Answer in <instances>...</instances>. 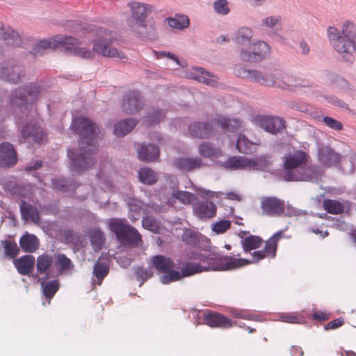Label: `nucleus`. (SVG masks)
Listing matches in <instances>:
<instances>
[{
	"label": "nucleus",
	"instance_id": "f257e3e1",
	"mask_svg": "<svg viewBox=\"0 0 356 356\" xmlns=\"http://www.w3.org/2000/svg\"><path fill=\"white\" fill-rule=\"evenodd\" d=\"M277 237L279 234L273 235L265 244L262 250L254 251L252 253V260L236 259L233 257L225 256L220 259L201 254L197 257L200 262H188L183 265L181 273L172 269L165 271V274L159 277L160 282L163 284L177 281L183 277H188L195 273L208 270H232L245 266L251 263H256L264 258L270 256L274 258L276 254Z\"/></svg>",
	"mask_w": 356,
	"mask_h": 356
},
{
	"label": "nucleus",
	"instance_id": "f03ea898",
	"mask_svg": "<svg viewBox=\"0 0 356 356\" xmlns=\"http://www.w3.org/2000/svg\"><path fill=\"white\" fill-rule=\"evenodd\" d=\"M71 127L81 136L79 149H70L67 156L71 160V169L81 172L90 168L95 163L93 156L97 152L95 138L99 127L91 120L86 117H79L73 120Z\"/></svg>",
	"mask_w": 356,
	"mask_h": 356
},
{
	"label": "nucleus",
	"instance_id": "7ed1b4c3",
	"mask_svg": "<svg viewBox=\"0 0 356 356\" xmlns=\"http://www.w3.org/2000/svg\"><path fill=\"white\" fill-rule=\"evenodd\" d=\"M98 35H101L93 45V51L79 46V41L66 35H56L54 36V42L56 44H61L62 50L66 53H74L76 56L83 58H91L94 52L99 55L109 58L122 59L125 55L112 45L111 33L106 29H100Z\"/></svg>",
	"mask_w": 356,
	"mask_h": 356
},
{
	"label": "nucleus",
	"instance_id": "20e7f679",
	"mask_svg": "<svg viewBox=\"0 0 356 356\" xmlns=\"http://www.w3.org/2000/svg\"><path fill=\"white\" fill-rule=\"evenodd\" d=\"M283 178L286 181H305L317 182L322 171L311 163L310 156L304 151L296 150L286 156L284 163Z\"/></svg>",
	"mask_w": 356,
	"mask_h": 356
},
{
	"label": "nucleus",
	"instance_id": "39448f33",
	"mask_svg": "<svg viewBox=\"0 0 356 356\" xmlns=\"http://www.w3.org/2000/svg\"><path fill=\"white\" fill-rule=\"evenodd\" d=\"M327 35L334 49L346 62L353 63L356 53V25L346 21L341 28V34L334 26H329Z\"/></svg>",
	"mask_w": 356,
	"mask_h": 356
},
{
	"label": "nucleus",
	"instance_id": "423d86ee",
	"mask_svg": "<svg viewBox=\"0 0 356 356\" xmlns=\"http://www.w3.org/2000/svg\"><path fill=\"white\" fill-rule=\"evenodd\" d=\"M160 188L157 191V197L161 202L160 211L165 210L167 207L172 206L175 200H179L184 204L193 202L196 197L194 194L184 191L178 190V179L173 175H165L159 179Z\"/></svg>",
	"mask_w": 356,
	"mask_h": 356
},
{
	"label": "nucleus",
	"instance_id": "0eeeda50",
	"mask_svg": "<svg viewBox=\"0 0 356 356\" xmlns=\"http://www.w3.org/2000/svg\"><path fill=\"white\" fill-rule=\"evenodd\" d=\"M109 229L115 234L118 241L123 245L136 246L141 241L140 233L125 220L112 218L109 222Z\"/></svg>",
	"mask_w": 356,
	"mask_h": 356
},
{
	"label": "nucleus",
	"instance_id": "6e6552de",
	"mask_svg": "<svg viewBox=\"0 0 356 356\" xmlns=\"http://www.w3.org/2000/svg\"><path fill=\"white\" fill-rule=\"evenodd\" d=\"M40 86L38 83H31L15 90L9 100L10 107H19L22 109L24 106L27 109V104H31L35 102L40 93Z\"/></svg>",
	"mask_w": 356,
	"mask_h": 356
},
{
	"label": "nucleus",
	"instance_id": "1a4fd4ad",
	"mask_svg": "<svg viewBox=\"0 0 356 356\" xmlns=\"http://www.w3.org/2000/svg\"><path fill=\"white\" fill-rule=\"evenodd\" d=\"M236 76L250 80L261 86L272 87L280 86V82L277 80L279 75V70L262 72L257 70H248L244 67L236 69Z\"/></svg>",
	"mask_w": 356,
	"mask_h": 356
},
{
	"label": "nucleus",
	"instance_id": "9d476101",
	"mask_svg": "<svg viewBox=\"0 0 356 356\" xmlns=\"http://www.w3.org/2000/svg\"><path fill=\"white\" fill-rule=\"evenodd\" d=\"M270 47L267 42L253 40L247 48L239 52L238 56L243 61L257 63L266 58L270 54Z\"/></svg>",
	"mask_w": 356,
	"mask_h": 356
},
{
	"label": "nucleus",
	"instance_id": "9b49d317",
	"mask_svg": "<svg viewBox=\"0 0 356 356\" xmlns=\"http://www.w3.org/2000/svg\"><path fill=\"white\" fill-rule=\"evenodd\" d=\"M261 214L269 217L285 215V202L275 196H264L260 198Z\"/></svg>",
	"mask_w": 356,
	"mask_h": 356
},
{
	"label": "nucleus",
	"instance_id": "f8f14e48",
	"mask_svg": "<svg viewBox=\"0 0 356 356\" xmlns=\"http://www.w3.org/2000/svg\"><path fill=\"white\" fill-rule=\"evenodd\" d=\"M144 100L140 93L137 90H127L124 92L121 101V109L127 115L138 113L143 107Z\"/></svg>",
	"mask_w": 356,
	"mask_h": 356
},
{
	"label": "nucleus",
	"instance_id": "ddd939ff",
	"mask_svg": "<svg viewBox=\"0 0 356 356\" xmlns=\"http://www.w3.org/2000/svg\"><path fill=\"white\" fill-rule=\"evenodd\" d=\"M253 124L271 134L281 133L285 129V121L276 116L257 115L252 120Z\"/></svg>",
	"mask_w": 356,
	"mask_h": 356
},
{
	"label": "nucleus",
	"instance_id": "4468645a",
	"mask_svg": "<svg viewBox=\"0 0 356 356\" xmlns=\"http://www.w3.org/2000/svg\"><path fill=\"white\" fill-rule=\"evenodd\" d=\"M128 6L131 9L133 22L140 27L145 26V19L152 13L153 6L137 1L130 2Z\"/></svg>",
	"mask_w": 356,
	"mask_h": 356
},
{
	"label": "nucleus",
	"instance_id": "2eb2a0df",
	"mask_svg": "<svg viewBox=\"0 0 356 356\" xmlns=\"http://www.w3.org/2000/svg\"><path fill=\"white\" fill-rule=\"evenodd\" d=\"M24 76L23 67L10 62L2 63L0 66V78L8 82L17 83Z\"/></svg>",
	"mask_w": 356,
	"mask_h": 356
},
{
	"label": "nucleus",
	"instance_id": "dca6fc26",
	"mask_svg": "<svg viewBox=\"0 0 356 356\" xmlns=\"http://www.w3.org/2000/svg\"><path fill=\"white\" fill-rule=\"evenodd\" d=\"M215 119H213L211 122H197L191 124L188 127V131L190 134L195 138H209L214 135V125L217 123L213 122Z\"/></svg>",
	"mask_w": 356,
	"mask_h": 356
},
{
	"label": "nucleus",
	"instance_id": "f3484780",
	"mask_svg": "<svg viewBox=\"0 0 356 356\" xmlns=\"http://www.w3.org/2000/svg\"><path fill=\"white\" fill-rule=\"evenodd\" d=\"M17 162V152L13 145L8 142L0 144V165L11 167Z\"/></svg>",
	"mask_w": 356,
	"mask_h": 356
},
{
	"label": "nucleus",
	"instance_id": "a211bd4d",
	"mask_svg": "<svg viewBox=\"0 0 356 356\" xmlns=\"http://www.w3.org/2000/svg\"><path fill=\"white\" fill-rule=\"evenodd\" d=\"M254 32L252 29L246 26L238 28L234 33L232 40L238 47V53L244 50L252 42Z\"/></svg>",
	"mask_w": 356,
	"mask_h": 356
},
{
	"label": "nucleus",
	"instance_id": "6ab92c4d",
	"mask_svg": "<svg viewBox=\"0 0 356 356\" xmlns=\"http://www.w3.org/2000/svg\"><path fill=\"white\" fill-rule=\"evenodd\" d=\"M204 321L205 324L211 327L227 329L233 325L229 318L214 312H208L206 313L204 316Z\"/></svg>",
	"mask_w": 356,
	"mask_h": 356
},
{
	"label": "nucleus",
	"instance_id": "aec40b11",
	"mask_svg": "<svg viewBox=\"0 0 356 356\" xmlns=\"http://www.w3.org/2000/svg\"><path fill=\"white\" fill-rule=\"evenodd\" d=\"M187 76L211 86L217 85L218 82V79L213 74L205 71L202 67H193L187 73Z\"/></svg>",
	"mask_w": 356,
	"mask_h": 356
},
{
	"label": "nucleus",
	"instance_id": "412c9836",
	"mask_svg": "<svg viewBox=\"0 0 356 356\" xmlns=\"http://www.w3.org/2000/svg\"><path fill=\"white\" fill-rule=\"evenodd\" d=\"M174 165L179 170L188 172L196 170L204 165L202 160L195 157H180L174 161Z\"/></svg>",
	"mask_w": 356,
	"mask_h": 356
},
{
	"label": "nucleus",
	"instance_id": "4be33fe9",
	"mask_svg": "<svg viewBox=\"0 0 356 356\" xmlns=\"http://www.w3.org/2000/svg\"><path fill=\"white\" fill-rule=\"evenodd\" d=\"M22 136L24 138H31L37 143H42L46 138L42 128L32 122L22 127Z\"/></svg>",
	"mask_w": 356,
	"mask_h": 356
},
{
	"label": "nucleus",
	"instance_id": "5701e85b",
	"mask_svg": "<svg viewBox=\"0 0 356 356\" xmlns=\"http://www.w3.org/2000/svg\"><path fill=\"white\" fill-rule=\"evenodd\" d=\"M318 159L323 165L331 166L340 161L341 155L328 146H322L318 148Z\"/></svg>",
	"mask_w": 356,
	"mask_h": 356
},
{
	"label": "nucleus",
	"instance_id": "b1692460",
	"mask_svg": "<svg viewBox=\"0 0 356 356\" xmlns=\"http://www.w3.org/2000/svg\"><path fill=\"white\" fill-rule=\"evenodd\" d=\"M35 264V259L33 255L27 254L15 259L14 265L18 273L22 275H28L32 271Z\"/></svg>",
	"mask_w": 356,
	"mask_h": 356
},
{
	"label": "nucleus",
	"instance_id": "393cba45",
	"mask_svg": "<svg viewBox=\"0 0 356 356\" xmlns=\"http://www.w3.org/2000/svg\"><path fill=\"white\" fill-rule=\"evenodd\" d=\"M194 213L201 219L210 218L216 215V205L209 201L198 202L194 207Z\"/></svg>",
	"mask_w": 356,
	"mask_h": 356
},
{
	"label": "nucleus",
	"instance_id": "a878e982",
	"mask_svg": "<svg viewBox=\"0 0 356 356\" xmlns=\"http://www.w3.org/2000/svg\"><path fill=\"white\" fill-rule=\"evenodd\" d=\"M0 39L3 40L9 45L19 46L22 43L21 37L18 33L9 26H5L0 22Z\"/></svg>",
	"mask_w": 356,
	"mask_h": 356
},
{
	"label": "nucleus",
	"instance_id": "bb28decb",
	"mask_svg": "<svg viewBox=\"0 0 356 356\" xmlns=\"http://www.w3.org/2000/svg\"><path fill=\"white\" fill-rule=\"evenodd\" d=\"M19 245L24 252L33 253L39 248L40 241L35 235L26 233L20 238Z\"/></svg>",
	"mask_w": 356,
	"mask_h": 356
},
{
	"label": "nucleus",
	"instance_id": "cd10ccee",
	"mask_svg": "<svg viewBox=\"0 0 356 356\" xmlns=\"http://www.w3.org/2000/svg\"><path fill=\"white\" fill-rule=\"evenodd\" d=\"M137 123V121L131 118L120 120L115 124L113 133L117 136H124L130 133L135 128Z\"/></svg>",
	"mask_w": 356,
	"mask_h": 356
},
{
	"label": "nucleus",
	"instance_id": "c85d7f7f",
	"mask_svg": "<svg viewBox=\"0 0 356 356\" xmlns=\"http://www.w3.org/2000/svg\"><path fill=\"white\" fill-rule=\"evenodd\" d=\"M217 123L222 129L225 131H234L239 129L242 127V122L237 118H225L220 116L213 121Z\"/></svg>",
	"mask_w": 356,
	"mask_h": 356
},
{
	"label": "nucleus",
	"instance_id": "c756f323",
	"mask_svg": "<svg viewBox=\"0 0 356 356\" xmlns=\"http://www.w3.org/2000/svg\"><path fill=\"white\" fill-rule=\"evenodd\" d=\"M88 236L90 238L92 249L95 252L99 251L105 243V236L104 232L99 228L95 227L89 231Z\"/></svg>",
	"mask_w": 356,
	"mask_h": 356
},
{
	"label": "nucleus",
	"instance_id": "7c9ffc66",
	"mask_svg": "<svg viewBox=\"0 0 356 356\" xmlns=\"http://www.w3.org/2000/svg\"><path fill=\"white\" fill-rule=\"evenodd\" d=\"M258 145L259 144L250 141L245 135L240 134L236 146L239 152L249 154L254 152Z\"/></svg>",
	"mask_w": 356,
	"mask_h": 356
},
{
	"label": "nucleus",
	"instance_id": "2f4dec72",
	"mask_svg": "<svg viewBox=\"0 0 356 356\" xmlns=\"http://www.w3.org/2000/svg\"><path fill=\"white\" fill-rule=\"evenodd\" d=\"M250 159L245 156H231L225 163L224 166L230 170L249 169Z\"/></svg>",
	"mask_w": 356,
	"mask_h": 356
},
{
	"label": "nucleus",
	"instance_id": "473e14b6",
	"mask_svg": "<svg viewBox=\"0 0 356 356\" xmlns=\"http://www.w3.org/2000/svg\"><path fill=\"white\" fill-rule=\"evenodd\" d=\"M166 20L171 28L177 30H184L190 26V19L184 14L177 13L174 17L167 18Z\"/></svg>",
	"mask_w": 356,
	"mask_h": 356
},
{
	"label": "nucleus",
	"instance_id": "72a5a7b5",
	"mask_svg": "<svg viewBox=\"0 0 356 356\" xmlns=\"http://www.w3.org/2000/svg\"><path fill=\"white\" fill-rule=\"evenodd\" d=\"M36 268L38 273H46L50 267L53 265V257L47 253H43L39 255L36 259Z\"/></svg>",
	"mask_w": 356,
	"mask_h": 356
},
{
	"label": "nucleus",
	"instance_id": "f704fd0d",
	"mask_svg": "<svg viewBox=\"0 0 356 356\" xmlns=\"http://www.w3.org/2000/svg\"><path fill=\"white\" fill-rule=\"evenodd\" d=\"M54 37H52L50 40H40L38 42H37L34 47V48L33 49V54H34L35 56H39V55H42L43 54V52L50 48V47H52V48H57V47H60V49L62 50V45L61 44H56L54 42Z\"/></svg>",
	"mask_w": 356,
	"mask_h": 356
},
{
	"label": "nucleus",
	"instance_id": "c9c22d12",
	"mask_svg": "<svg viewBox=\"0 0 356 356\" xmlns=\"http://www.w3.org/2000/svg\"><path fill=\"white\" fill-rule=\"evenodd\" d=\"M198 150L200 154L205 158L218 157L220 155V149L207 142L201 143Z\"/></svg>",
	"mask_w": 356,
	"mask_h": 356
},
{
	"label": "nucleus",
	"instance_id": "e433bc0d",
	"mask_svg": "<svg viewBox=\"0 0 356 356\" xmlns=\"http://www.w3.org/2000/svg\"><path fill=\"white\" fill-rule=\"evenodd\" d=\"M22 216L26 220H31L33 222H37L39 220V213L38 210L31 204L22 202L21 206Z\"/></svg>",
	"mask_w": 356,
	"mask_h": 356
},
{
	"label": "nucleus",
	"instance_id": "4c0bfd02",
	"mask_svg": "<svg viewBox=\"0 0 356 356\" xmlns=\"http://www.w3.org/2000/svg\"><path fill=\"white\" fill-rule=\"evenodd\" d=\"M138 158L143 161H154L156 148L154 145H141L138 151Z\"/></svg>",
	"mask_w": 356,
	"mask_h": 356
},
{
	"label": "nucleus",
	"instance_id": "58836bf2",
	"mask_svg": "<svg viewBox=\"0 0 356 356\" xmlns=\"http://www.w3.org/2000/svg\"><path fill=\"white\" fill-rule=\"evenodd\" d=\"M251 163H249V169L264 170L271 164L270 156L268 155L258 156L254 159H250Z\"/></svg>",
	"mask_w": 356,
	"mask_h": 356
},
{
	"label": "nucleus",
	"instance_id": "ea45409f",
	"mask_svg": "<svg viewBox=\"0 0 356 356\" xmlns=\"http://www.w3.org/2000/svg\"><path fill=\"white\" fill-rule=\"evenodd\" d=\"M263 240L260 237L252 235L242 240L241 244L244 252H248L259 248Z\"/></svg>",
	"mask_w": 356,
	"mask_h": 356
},
{
	"label": "nucleus",
	"instance_id": "a19ab883",
	"mask_svg": "<svg viewBox=\"0 0 356 356\" xmlns=\"http://www.w3.org/2000/svg\"><path fill=\"white\" fill-rule=\"evenodd\" d=\"M324 208L330 213L340 214L343 212L344 205L337 200H327L324 201Z\"/></svg>",
	"mask_w": 356,
	"mask_h": 356
},
{
	"label": "nucleus",
	"instance_id": "79ce46f5",
	"mask_svg": "<svg viewBox=\"0 0 356 356\" xmlns=\"http://www.w3.org/2000/svg\"><path fill=\"white\" fill-rule=\"evenodd\" d=\"M280 82V86H275L280 88H285L286 87H302V85L298 83L297 80L293 76L289 75H282L279 71L278 78L277 80Z\"/></svg>",
	"mask_w": 356,
	"mask_h": 356
},
{
	"label": "nucleus",
	"instance_id": "37998d69",
	"mask_svg": "<svg viewBox=\"0 0 356 356\" xmlns=\"http://www.w3.org/2000/svg\"><path fill=\"white\" fill-rule=\"evenodd\" d=\"M60 286L58 280H51L47 283H42V292L47 298H52L58 291Z\"/></svg>",
	"mask_w": 356,
	"mask_h": 356
},
{
	"label": "nucleus",
	"instance_id": "c03bdc74",
	"mask_svg": "<svg viewBox=\"0 0 356 356\" xmlns=\"http://www.w3.org/2000/svg\"><path fill=\"white\" fill-rule=\"evenodd\" d=\"M56 263L59 267L60 273L69 272L74 268L72 261L64 254L58 255Z\"/></svg>",
	"mask_w": 356,
	"mask_h": 356
},
{
	"label": "nucleus",
	"instance_id": "a18cd8bd",
	"mask_svg": "<svg viewBox=\"0 0 356 356\" xmlns=\"http://www.w3.org/2000/svg\"><path fill=\"white\" fill-rule=\"evenodd\" d=\"M109 268L108 266L104 263L97 261L95 264L93 268V275L99 281L101 284L102 281L108 274Z\"/></svg>",
	"mask_w": 356,
	"mask_h": 356
},
{
	"label": "nucleus",
	"instance_id": "49530a36",
	"mask_svg": "<svg viewBox=\"0 0 356 356\" xmlns=\"http://www.w3.org/2000/svg\"><path fill=\"white\" fill-rule=\"evenodd\" d=\"M2 245L6 255L10 258H15L19 252V248L15 241H2Z\"/></svg>",
	"mask_w": 356,
	"mask_h": 356
},
{
	"label": "nucleus",
	"instance_id": "de8ad7c7",
	"mask_svg": "<svg viewBox=\"0 0 356 356\" xmlns=\"http://www.w3.org/2000/svg\"><path fill=\"white\" fill-rule=\"evenodd\" d=\"M139 179L145 184H152L156 181V175L152 170L144 168L139 172Z\"/></svg>",
	"mask_w": 356,
	"mask_h": 356
},
{
	"label": "nucleus",
	"instance_id": "09e8293b",
	"mask_svg": "<svg viewBox=\"0 0 356 356\" xmlns=\"http://www.w3.org/2000/svg\"><path fill=\"white\" fill-rule=\"evenodd\" d=\"M280 16H269L262 19L261 25L262 26H265L277 31L280 29Z\"/></svg>",
	"mask_w": 356,
	"mask_h": 356
},
{
	"label": "nucleus",
	"instance_id": "8fccbe9b",
	"mask_svg": "<svg viewBox=\"0 0 356 356\" xmlns=\"http://www.w3.org/2000/svg\"><path fill=\"white\" fill-rule=\"evenodd\" d=\"M127 204L129 208V216L133 218H136L135 215L140 214L144 210L143 204L137 200L129 199Z\"/></svg>",
	"mask_w": 356,
	"mask_h": 356
},
{
	"label": "nucleus",
	"instance_id": "3c124183",
	"mask_svg": "<svg viewBox=\"0 0 356 356\" xmlns=\"http://www.w3.org/2000/svg\"><path fill=\"white\" fill-rule=\"evenodd\" d=\"M174 266L175 264L171 259L162 255H157V270L165 272L172 269Z\"/></svg>",
	"mask_w": 356,
	"mask_h": 356
},
{
	"label": "nucleus",
	"instance_id": "603ef678",
	"mask_svg": "<svg viewBox=\"0 0 356 356\" xmlns=\"http://www.w3.org/2000/svg\"><path fill=\"white\" fill-rule=\"evenodd\" d=\"M214 11L220 15H227L230 9L227 0H216L213 4Z\"/></svg>",
	"mask_w": 356,
	"mask_h": 356
},
{
	"label": "nucleus",
	"instance_id": "864d4df0",
	"mask_svg": "<svg viewBox=\"0 0 356 356\" xmlns=\"http://www.w3.org/2000/svg\"><path fill=\"white\" fill-rule=\"evenodd\" d=\"M135 275L137 280L140 282V286L145 281L152 277L153 273L147 269H145L142 267H138L135 270Z\"/></svg>",
	"mask_w": 356,
	"mask_h": 356
},
{
	"label": "nucleus",
	"instance_id": "5fc2aeb1",
	"mask_svg": "<svg viewBox=\"0 0 356 356\" xmlns=\"http://www.w3.org/2000/svg\"><path fill=\"white\" fill-rule=\"evenodd\" d=\"M231 227L230 220H224L212 225V230L217 234L225 233Z\"/></svg>",
	"mask_w": 356,
	"mask_h": 356
},
{
	"label": "nucleus",
	"instance_id": "6e6d98bb",
	"mask_svg": "<svg viewBox=\"0 0 356 356\" xmlns=\"http://www.w3.org/2000/svg\"><path fill=\"white\" fill-rule=\"evenodd\" d=\"M182 240L187 244L195 245L197 241V236L192 231L186 230L182 234Z\"/></svg>",
	"mask_w": 356,
	"mask_h": 356
},
{
	"label": "nucleus",
	"instance_id": "4d7b16f0",
	"mask_svg": "<svg viewBox=\"0 0 356 356\" xmlns=\"http://www.w3.org/2000/svg\"><path fill=\"white\" fill-rule=\"evenodd\" d=\"M161 58H170V59L174 60L175 62H176V63L181 67H184L185 64H186L185 61L179 60L178 58L175 54H171L170 52H168V51H157V59H159Z\"/></svg>",
	"mask_w": 356,
	"mask_h": 356
},
{
	"label": "nucleus",
	"instance_id": "13d9d810",
	"mask_svg": "<svg viewBox=\"0 0 356 356\" xmlns=\"http://www.w3.org/2000/svg\"><path fill=\"white\" fill-rule=\"evenodd\" d=\"M323 122L329 127L335 129V130H341L343 128L342 124L332 118L330 117H323Z\"/></svg>",
	"mask_w": 356,
	"mask_h": 356
},
{
	"label": "nucleus",
	"instance_id": "bf43d9fd",
	"mask_svg": "<svg viewBox=\"0 0 356 356\" xmlns=\"http://www.w3.org/2000/svg\"><path fill=\"white\" fill-rule=\"evenodd\" d=\"M143 227L153 232H156V220L151 216H146L143 218L142 221Z\"/></svg>",
	"mask_w": 356,
	"mask_h": 356
},
{
	"label": "nucleus",
	"instance_id": "052dcab7",
	"mask_svg": "<svg viewBox=\"0 0 356 356\" xmlns=\"http://www.w3.org/2000/svg\"><path fill=\"white\" fill-rule=\"evenodd\" d=\"M53 187L60 191H66L69 190V185L67 180L64 179H57L52 181Z\"/></svg>",
	"mask_w": 356,
	"mask_h": 356
},
{
	"label": "nucleus",
	"instance_id": "680f3d73",
	"mask_svg": "<svg viewBox=\"0 0 356 356\" xmlns=\"http://www.w3.org/2000/svg\"><path fill=\"white\" fill-rule=\"evenodd\" d=\"M172 229V224L170 222H167L165 223L163 226L161 225V222L159 224L157 222V234L168 235V233L170 232Z\"/></svg>",
	"mask_w": 356,
	"mask_h": 356
},
{
	"label": "nucleus",
	"instance_id": "e2e57ef3",
	"mask_svg": "<svg viewBox=\"0 0 356 356\" xmlns=\"http://www.w3.org/2000/svg\"><path fill=\"white\" fill-rule=\"evenodd\" d=\"M343 319L339 318H336L328 323H327L325 326V330H332V329H337L339 327H341L343 324Z\"/></svg>",
	"mask_w": 356,
	"mask_h": 356
},
{
	"label": "nucleus",
	"instance_id": "0e129e2a",
	"mask_svg": "<svg viewBox=\"0 0 356 356\" xmlns=\"http://www.w3.org/2000/svg\"><path fill=\"white\" fill-rule=\"evenodd\" d=\"M323 97L327 101V102L337 106H343V102H341L339 99H338L334 96L331 95H323Z\"/></svg>",
	"mask_w": 356,
	"mask_h": 356
},
{
	"label": "nucleus",
	"instance_id": "69168bd1",
	"mask_svg": "<svg viewBox=\"0 0 356 356\" xmlns=\"http://www.w3.org/2000/svg\"><path fill=\"white\" fill-rule=\"evenodd\" d=\"M329 317L330 316L328 314L322 311H316L313 314V318L315 320L325 321L327 320Z\"/></svg>",
	"mask_w": 356,
	"mask_h": 356
},
{
	"label": "nucleus",
	"instance_id": "338daca9",
	"mask_svg": "<svg viewBox=\"0 0 356 356\" xmlns=\"http://www.w3.org/2000/svg\"><path fill=\"white\" fill-rule=\"evenodd\" d=\"M291 108L301 112L307 111V106L303 104L292 103Z\"/></svg>",
	"mask_w": 356,
	"mask_h": 356
},
{
	"label": "nucleus",
	"instance_id": "774afa93",
	"mask_svg": "<svg viewBox=\"0 0 356 356\" xmlns=\"http://www.w3.org/2000/svg\"><path fill=\"white\" fill-rule=\"evenodd\" d=\"M300 47L301 49V52L302 54H307L309 51V46L307 45V44L305 42H302L300 43Z\"/></svg>",
	"mask_w": 356,
	"mask_h": 356
}]
</instances>
